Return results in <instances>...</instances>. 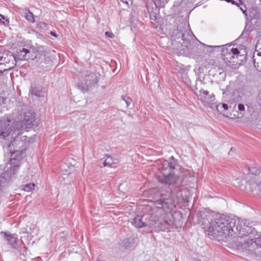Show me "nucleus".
Returning <instances> with one entry per match:
<instances>
[{"label": "nucleus", "instance_id": "1", "mask_svg": "<svg viewBox=\"0 0 261 261\" xmlns=\"http://www.w3.org/2000/svg\"><path fill=\"white\" fill-rule=\"evenodd\" d=\"M177 164V160L171 156L168 161L163 163L158 176L160 182L169 185L170 194L168 198L162 195L159 199L154 202V204L157 209L162 210L166 214L172 212L175 203L181 202L185 199L181 188L182 180L174 173Z\"/></svg>", "mask_w": 261, "mask_h": 261}, {"label": "nucleus", "instance_id": "2", "mask_svg": "<svg viewBox=\"0 0 261 261\" xmlns=\"http://www.w3.org/2000/svg\"><path fill=\"white\" fill-rule=\"evenodd\" d=\"M245 224H248L247 219L236 220L224 215L221 216L211 221L207 229L208 235L214 237L222 236L225 238L236 233L239 235Z\"/></svg>", "mask_w": 261, "mask_h": 261}, {"label": "nucleus", "instance_id": "3", "mask_svg": "<svg viewBox=\"0 0 261 261\" xmlns=\"http://www.w3.org/2000/svg\"><path fill=\"white\" fill-rule=\"evenodd\" d=\"M223 46L221 49L222 55L224 56V61L232 65H241L247 60V51L245 49L238 50L236 48H230Z\"/></svg>", "mask_w": 261, "mask_h": 261}, {"label": "nucleus", "instance_id": "4", "mask_svg": "<svg viewBox=\"0 0 261 261\" xmlns=\"http://www.w3.org/2000/svg\"><path fill=\"white\" fill-rule=\"evenodd\" d=\"M248 224H245L243 229H241L239 235L237 236V240L241 245H261V233L258 234L256 230L252 227L251 223L247 220Z\"/></svg>", "mask_w": 261, "mask_h": 261}, {"label": "nucleus", "instance_id": "5", "mask_svg": "<svg viewBox=\"0 0 261 261\" xmlns=\"http://www.w3.org/2000/svg\"><path fill=\"white\" fill-rule=\"evenodd\" d=\"M186 29L183 25H178L176 29H173L169 33L172 40V45L177 50H182L184 46L187 47L188 40L186 38Z\"/></svg>", "mask_w": 261, "mask_h": 261}, {"label": "nucleus", "instance_id": "6", "mask_svg": "<svg viewBox=\"0 0 261 261\" xmlns=\"http://www.w3.org/2000/svg\"><path fill=\"white\" fill-rule=\"evenodd\" d=\"M229 251L232 253L245 254H254L261 256V246H226Z\"/></svg>", "mask_w": 261, "mask_h": 261}, {"label": "nucleus", "instance_id": "7", "mask_svg": "<svg viewBox=\"0 0 261 261\" xmlns=\"http://www.w3.org/2000/svg\"><path fill=\"white\" fill-rule=\"evenodd\" d=\"M248 170L251 174L253 175L248 180L250 185L252 187L253 189L258 188L259 191L261 192V179L259 177L257 176L260 172V170L257 166H252L248 167Z\"/></svg>", "mask_w": 261, "mask_h": 261}, {"label": "nucleus", "instance_id": "8", "mask_svg": "<svg viewBox=\"0 0 261 261\" xmlns=\"http://www.w3.org/2000/svg\"><path fill=\"white\" fill-rule=\"evenodd\" d=\"M4 65L9 69L13 68L16 65L15 58L10 51H6L0 56V66Z\"/></svg>", "mask_w": 261, "mask_h": 261}, {"label": "nucleus", "instance_id": "9", "mask_svg": "<svg viewBox=\"0 0 261 261\" xmlns=\"http://www.w3.org/2000/svg\"><path fill=\"white\" fill-rule=\"evenodd\" d=\"M13 131L9 119L0 120V138L5 139L10 135L12 136Z\"/></svg>", "mask_w": 261, "mask_h": 261}, {"label": "nucleus", "instance_id": "10", "mask_svg": "<svg viewBox=\"0 0 261 261\" xmlns=\"http://www.w3.org/2000/svg\"><path fill=\"white\" fill-rule=\"evenodd\" d=\"M35 117L33 113L27 112L24 113L23 116H21L20 119L21 127L30 128L34 125Z\"/></svg>", "mask_w": 261, "mask_h": 261}, {"label": "nucleus", "instance_id": "11", "mask_svg": "<svg viewBox=\"0 0 261 261\" xmlns=\"http://www.w3.org/2000/svg\"><path fill=\"white\" fill-rule=\"evenodd\" d=\"M199 99L205 103H209L214 101L215 98L213 93L210 94L209 92L203 89H201L196 93Z\"/></svg>", "mask_w": 261, "mask_h": 261}, {"label": "nucleus", "instance_id": "12", "mask_svg": "<svg viewBox=\"0 0 261 261\" xmlns=\"http://www.w3.org/2000/svg\"><path fill=\"white\" fill-rule=\"evenodd\" d=\"M0 234L3 239L9 245H14L17 243L18 240L17 235L16 233H11L9 231H1Z\"/></svg>", "mask_w": 261, "mask_h": 261}, {"label": "nucleus", "instance_id": "13", "mask_svg": "<svg viewBox=\"0 0 261 261\" xmlns=\"http://www.w3.org/2000/svg\"><path fill=\"white\" fill-rule=\"evenodd\" d=\"M34 229L35 227L34 225H32V226H27L25 227H23L21 229V233L24 234V236L21 237L20 241L23 245H25L26 244L29 245L30 244L28 241L29 238L33 232Z\"/></svg>", "mask_w": 261, "mask_h": 261}, {"label": "nucleus", "instance_id": "14", "mask_svg": "<svg viewBox=\"0 0 261 261\" xmlns=\"http://www.w3.org/2000/svg\"><path fill=\"white\" fill-rule=\"evenodd\" d=\"M13 135H12L11 138L13 139V141L12 142L13 146L15 145H19L20 141L22 142V146H23V145L26 143L28 141V138L26 136H21L20 135L19 130L18 129H14L13 132Z\"/></svg>", "mask_w": 261, "mask_h": 261}, {"label": "nucleus", "instance_id": "15", "mask_svg": "<svg viewBox=\"0 0 261 261\" xmlns=\"http://www.w3.org/2000/svg\"><path fill=\"white\" fill-rule=\"evenodd\" d=\"M40 52L38 50V53H37V58L35 59L34 61L38 64H42L43 63H45L46 61V57L45 55V47L44 46L40 45Z\"/></svg>", "mask_w": 261, "mask_h": 261}, {"label": "nucleus", "instance_id": "16", "mask_svg": "<svg viewBox=\"0 0 261 261\" xmlns=\"http://www.w3.org/2000/svg\"><path fill=\"white\" fill-rule=\"evenodd\" d=\"M27 49L25 48H19L17 49L16 54L14 55L15 58V63L17 60H26L27 61Z\"/></svg>", "mask_w": 261, "mask_h": 261}, {"label": "nucleus", "instance_id": "17", "mask_svg": "<svg viewBox=\"0 0 261 261\" xmlns=\"http://www.w3.org/2000/svg\"><path fill=\"white\" fill-rule=\"evenodd\" d=\"M30 91L33 95H35L38 97L44 96V92L43 91V88L41 86L32 85Z\"/></svg>", "mask_w": 261, "mask_h": 261}, {"label": "nucleus", "instance_id": "18", "mask_svg": "<svg viewBox=\"0 0 261 261\" xmlns=\"http://www.w3.org/2000/svg\"><path fill=\"white\" fill-rule=\"evenodd\" d=\"M86 81L89 86L96 84L98 82V76L96 73L91 72L86 75Z\"/></svg>", "mask_w": 261, "mask_h": 261}, {"label": "nucleus", "instance_id": "19", "mask_svg": "<svg viewBox=\"0 0 261 261\" xmlns=\"http://www.w3.org/2000/svg\"><path fill=\"white\" fill-rule=\"evenodd\" d=\"M245 113V108L243 104L240 103L238 106V110L236 111V113L233 114L232 118H241L243 117Z\"/></svg>", "mask_w": 261, "mask_h": 261}, {"label": "nucleus", "instance_id": "20", "mask_svg": "<svg viewBox=\"0 0 261 261\" xmlns=\"http://www.w3.org/2000/svg\"><path fill=\"white\" fill-rule=\"evenodd\" d=\"M142 215H137L135 217L132 221L133 225L138 228H141L145 226L146 225L142 221Z\"/></svg>", "mask_w": 261, "mask_h": 261}, {"label": "nucleus", "instance_id": "21", "mask_svg": "<svg viewBox=\"0 0 261 261\" xmlns=\"http://www.w3.org/2000/svg\"><path fill=\"white\" fill-rule=\"evenodd\" d=\"M39 48H38V50H35L34 48H31L30 49H27L26 53H27V61H29L30 60H35V59L37 58V53H38V50H39Z\"/></svg>", "mask_w": 261, "mask_h": 261}, {"label": "nucleus", "instance_id": "22", "mask_svg": "<svg viewBox=\"0 0 261 261\" xmlns=\"http://www.w3.org/2000/svg\"><path fill=\"white\" fill-rule=\"evenodd\" d=\"M106 159L103 162V165L104 166H109L111 167L114 164H116L119 162V161L116 158H113L112 156L106 155Z\"/></svg>", "mask_w": 261, "mask_h": 261}, {"label": "nucleus", "instance_id": "23", "mask_svg": "<svg viewBox=\"0 0 261 261\" xmlns=\"http://www.w3.org/2000/svg\"><path fill=\"white\" fill-rule=\"evenodd\" d=\"M178 76L181 77L182 81L186 84L189 85L190 83V81L188 77L187 72L184 70H182V72H179Z\"/></svg>", "mask_w": 261, "mask_h": 261}, {"label": "nucleus", "instance_id": "24", "mask_svg": "<svg viewBox=\"0 0 261 261\" xmlns=\"http://www.w3.org/2000/svg\"><path fill=\"white\" fill-rule=\"evenodd\" d=\"M153 1L156 8L163 7L168 2V0H153Z\"/></svg>", "mask_w": 261, "mask_h": 261}, {"label": "nucleus", "instance_id": "25", "mask_svg": "<svg viewBox=\"0 0 261 261\" xmlns=\"http://www.w3.org/2000/svg\"><path fill=\"white\" fill-rule=\"evenodd\" d=\"M25 18L28 21H29L32 23H34L35 22L34 15L33 13L32 12H30V11H28L25 13Z\"/></svg>", "mask_w": 261, "mask_h": 261}, {"label": "nucleus", "instance_id": "26", "mask_svg": "<svg viewBox=\"0 0 261 261\" xmlns=\"http://www.w3.org/2000/svg\"><path fill=\"white\" fill-rule=\"evenodd\" d=\"M35 185L33 183H30L24 185L23 190L24 191L30 192L35 189Z\"/></svg>", "mask_w": 261, "mask_h": 261}, {"label": "nucleus", "instance_id": "27", "mask_svg": "<svg viewBox=\"0 0 261 261\" xmlns=\"http://www.w3.org/2000/svg\"><path fill=\"white\" fill-rule=\"evenodd\" d=\"M88 84L86 82V84L82 83H79L77 87L79 89H81L83 92L88 91Z\"/></svg>", "mask_w": 261, "mask_h": 261}, {"label": "nucleus", "instance_id": "28", "mask_svg": "<svg viewBox=\"0 0 261 261\" xmlns=\"http://www.w3.org/2000/svg\"><path fill=\"white\" fill-rule=\"evenodd\" d=\"M121 98L123 100H124L125 102L126 106L128 108L132 102V100L130 99V97L127 96L126 95H122Z\"/></svg>", "mask_w": 261, "mask_h": 261}, {"label": "nucleus", "instance_id": "29", "mask_svg": "<svg viewBox=\"0 0 261 261\" xmlns=\"http://www.w3.org/2000/svg\"><path fill=\"white\" fill-rule=\"evenodd\" d=\"M0 21L4 24L9 23V19L0 14Z\"/></svg>", "mask_w": 261, "mask_h": 261}, {"label": "nucleus", "instance_id": "30", "mask_svg": "<svg viewBox=\"0 0 261 261\" xmlns=\"http://www.w3.org/2000/svg\"><path fill=\"white\" fill-rule=\"evenodd\" d=\"M37 27L38 28L42 29H46L47 27V24L44 22H40L37 24Z\"/></svg>", "mask_w": 261, "mask_h": 261}, {"label": "nucleus", "instance_id": "31", "mask_svg": "<svg viewBox=\"0 0 261 261\" xmlns=\"http://www.w3.org/2000/svg\"><path fill=\"white\" fill-rule=\"evenodd\" d=\"M206 64L205 65L207 68H210L212 66H214L215 64V61L213 59H208L207 61Z\"/></svg>", "mask_w": 261, "mask_h": 261}, {"label": "nucleus", "instance_id": "32", "mask_svg": "<svg viewBox=\"0 0 261 261\" xmlns=\"http://www.w3.org/2000/svg\"><path fill=\"white\" fill-rule=\"evenodd\" d=\"M15 156H16L15 155V153H14L11 154V158H10V163H11V164L12 165H13L14 166H15V162L17 161L16 159L15 158Z\"/></svg>", "mask_w": 261, "mask_h": 261}, {"label": "nucleus", "instance_id": "33", "mask_svg": "<svg viewBox=\"0 0 261 261\" xmlns=\"http://www.w3.org/2000/svg\"><path fill=\"white\" fill-rule=\"evenodd\" d=\"M259 49H261V43H257L255 46V52L257 56H261V52L258 51Z\"/></svg>", "mask_w": 261, "mask_h": 261}, {"label": "nucleus", "instance_id": "34", "mask_svg": "<svg viewBox=\"0 0 261 261\" xmlns=\"http://www.w3.org/2000/svg\"><path fill=\"white\" fill-rule=\"evenodd\" d=\"M216 110L220 114H222L224 112L222 107V103H219L216 106Z\"/></svg>", "mask_w": 261, "mask_h": 261}, {"label": "nucleus", "instance_id": "35", "mask_svg": "<svg viewBox=\"0 0 261 261\" xmlns=\"http://www.w3.org/2000/svg\"><path fill=\"white\" fill-rule=\"evenodd\" d=\"M7 98L0 96V107L6 103Z\"/></svg>", "mask_w": 261, "mask_h": 261}, {"label": "nucleus", "instance_id": "36", "mask_svg": "<svg viewBox=\"0 0 261 261\" xmlns=\"http://www.w3.org/2000/svg\"><path fill=\"white\" fill-rule=\"evenodd\" d=\"M240 4L242 6H243V7H240V6L239 7H240V9L241 10V11L243 12V13L244 14H245L246 15H247V14L246 13V8L245 7V6L242 3V2L240 1Z\"/></svg>", "mask_w": 261, "mask_h": 261}, {"label": "nucleus", "instance_id": "37", "mask_svg": "<svg viewBox=\"0 0 261 261\" xmlns=\"http://www.w3.org/2000/svg\"><path fill=\"white\" fill-rule=\"evenodd\" d=\"M105 36L107 38H113L115 37V35L112 32H106Z\"/></svg>", "mask_w": 261, "mask_h": 261}, {"label": "nucleus", "instance_id": "38", "mask_svg": "<svg viewBox=\"0 0 261 261\" xmlns=\"http://www.w3.org/2000/svg\"><path fill=\"white\" fill-rule=\"evenodd\" d=\"M6 178H5L4 176H3L2 174L0 176V186H2V184L6 181Z\"/></svg>", "mask_w": 261, "mask_h": 261}, {"label": "nucleus", "instance_id": "39", "mask_svg": "<svg viewBox=\"0 0 261 261\" xmlns=\"http://www.w3.org/2000/svg\"><path fill=\"white\" fill-rule=\"evenodd\" d=\"M222 107L223 108L224 112H225L226 110H227L228 109V105L226 103H222Z\"/></svg>", "mask_w": 261, "mask_h": 261}, {"label": "nucleus", "instance_id": "40", "mask_svg": "<svg viewBox=\"0 0 261 261\" xmlns=\"http://www.w3.org/2000/svg\"><path fill=\"white\" fill-rule=\"evenodd\" d=\"M249 31H248V30H244L243 31L242 33V35H246V36H247V35H248L249 34Z\"/></svg>", "mask_w": 261, "mask_h": 261}, {"label": "nucleus", "instance_id": "41", "mask_svg": "<svg viewBox=\"0 0 261 261\" xmlns=\"http://www.w3.org/2000/svg\"><path fill=\"white\" fill-rule=\"evenodd\" d=\"M50 34L51 36H54V37H57V34H56V33L55 32H54L51 31V32H50Z\"/></svg>", "mask_w": 261, "mask_h": 261}, {"label": "nucleus", "instance_id": "42", "mask_svg": "<svg viewBox=\"0 0 261 261\" xmlns=\"http://www.w3.org/2000/svg\"><path fill=\"white\" fill-rule=\"evenodd\" d=\"M121 1L122 3L126 4L127 5H128V1H130V0H121Z\"/></svg>", "mask_w": 261, "mask_h": 261}, {"label": "nucleus", "instance_id": "43", "mask_svg": "<svg viewBox=\"0 0 261 261\" xmlns=\"http://www.w3.org/2000/svg\"><path fill=\"white\" fill-rule=\"evenodd\" d=\"M179 4H180V3H178V2H175V3H174V5H173V6H178V5H179Z\"/></svg>", "mask_w": 261, "mask_h": 261}, {"label": "nucleus", "instance_id": "44", "mask_svg": "<svg viewBox=\"0 0 261 261\" xmlns=\"http://www.w3.org/2000/svg\"><path fill=\"white\" fill-rule=\"evenodd\" d=\"M18 247H19V246H13V248L16 249L18 248Z\"/></svg>", "mask_w": 261, "mask_h": 261}, {"label": "nucleus", "instance_id": "45", "mask_svg": "<svg viewBox=\"0 0 261 261\" xmlns=\"http://www.w3.org/2000/svg\"><path fill=\"white\" fill-rule=\"evenodd\" d=\"M211 47H215V48H216V47H220V46H212Z\"/></svg>", "mask_w": 261, "mask_h": 261}, {"label": "nucleus", "instance_id": "46", "mask_svg": "<svg viewBox=\"0 0 261 261\" xmlns=\"http://www.w3.org/2000/svg\"><path fill=\"white\" fill-rule=\"evenodd\" d=\"M4 71L0 70V75L3 73Z\"/></svg>", "mask_w": 261, "mask_h": 261}, {"label": "nucleus", "instance_id": "47", "mask_svg": "<svg viewBox=\"0 0 261 261\" xmlns=\"http://www.w3.org/2000/svg\"><path fill=\"white\" fill-rule=\"evenodd\" d=\"M255 57V55L254 54L253 56V59L254 60V62L255 63V60L254 59V58Z\"/></svg>", "mask_w": 261, "mask_h": 261}, {"label": "nucleus", "instance_id": "48", "mask_svg": "<svg viewBox=\"0 0 261 261\" xmlns=\"http://www.w3.org/2000/svg\"><path fill=\"white\" fill-rule=\"evenodd\" d=\"M96 261H103V260H102V259H97Z\"/></svg>", "mask_w": 261, "mask_h": 261}, {"label": "nucleus", "instance_id": "49", "mask_svg": "<svg viewBox=\"0 0 261 261\" xmlns=\"http://www.w3.org/2000/svg\"><path fill=\"white\" fill-rule=\"evenodd\" d=\"M230 151H233V148H230Z\"/></svg>", "mask_w": 261, "mask_h": 261}, {"label": "nucleus", "instance_id": "50", "mask_svg": "<svg viewBox=\"0 0 261 261\" xmlns=\"http://www.w3.org/2000/svg\"><path fill=\"white\" fill-rule=\"evenodd\" d=\"M15 166H16V167H19V165H16Z\"/></svg>", "mask_w": 261, "mask_h": 261}]
</instances>
